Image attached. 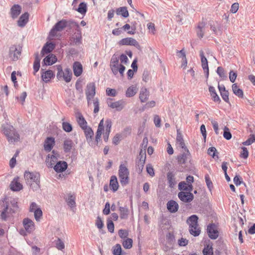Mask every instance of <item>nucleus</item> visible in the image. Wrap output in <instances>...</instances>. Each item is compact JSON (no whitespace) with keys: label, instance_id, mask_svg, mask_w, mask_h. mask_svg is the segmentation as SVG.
I'll return each mask as SVG.
<instances>
[{"label":"nucleus","instance_id":"nucleus-41","mask_svg":"<svg viewBox=\"0 0 255 255\" xmlns=\"http://www.w3.org/2000/svg\"><path fill=\"white\" fill-rule=\"evenodd\" d=\"M81 36H73L70 38V45H79L81 43Z\"/></svg>","mask_w":255,"mask_h":255},{"label":"nucleus","instance_id":"nucleus-26","mask_svg":"<svg viewBox=\"0 0 255 255\" xmlns=\"http://www.w3.org/2000/svg\"><path fill=\"white\" fill-rule=\"evenodd\" d=\"M167 208L170 212L175 213L178 209V204L176 201L170 200L167 203Z\"/></svg>","mask_w":255,"mask_h":255},{"label":"nucleus","instance_id":"nucleus-5","mask_svg":"<svg viewBox=\"0 0 255 255\" xmlns=\"http://www.w3.org/2000/svg\"><path fill=\"white\" fill-rule=\"evenodd\" d=\"M118 174L120 183L122 186H124L129 183V172L124 164H121L120 165Z\"/></svg>","mask_w":255,"mask_h":255},{"label":"nucleus","instance_id":"nucleus-38","mask_svg":"<svg viewBox=\"0 0 255 255\" xmlns=\"http://www.w3.org/2000/svg\"><path fill=\"white\" fill-rule=\"evenodd\" d=\"M137 89L134 86H131L128 88L126 93V96L127 97H131L135 95L137 93Z\"/></svg>","mask_w":255,"mask_h":255},{"label":"nucleus","instance_id":"nucleus-58","mask_svg":"<svg viewBox=\"0 0 255 255\" xmlns=\"http://www.w3.org/2000/svg\"><path fill=\"white\" fill-rule=\"evenodd\" d=\"M222 99L227 103H229V92L228 91L220 92Z\"/></svg>","mask_w":255,"mask_h":255},{"label":"nucleus","instance_id":"nucleus-56","mask_svg":"<svg viewBox=\"0 0 255 255\" xmlns=\"http://www.w3.org/2000/svg\"><path fill=\"white\" fill-rule=\"evenodd\" d=\"M188 183L185 181H181L178 184V189L181 191L187 192Z\"/></svg>","mask_w":255,"mask_h":255},{"label":"nucleus","instance_id":"nucleus-64","mask_svg":"<svg viewBox=\"0 0 255 255\" xmlns=\"http://www.w3.org/2000/svg\"><path fill=\"white\" fill-rule=\"evenodd\" d=\"M106 93L108 96L115 97L117 95V91L114 89L107 88Z\"/></svg>","mask_w":255,"mask_h":255},{"label":"nucleus","instance_id":"nucleus-9","mask_svg":"<svg viewBox=\"0 0 255 255\" xmlns=\"http://www.w3.org/2000/svg\"><path fill=\"white\" fill-rule=\"evenodd\" d=\"M112 99L109 98L107 103L108 106L112 109H116L118 111H122L126 105V102L124 100H121L115 102H112Z\"/></svg>","mask_w":255,"mask_h":255},{"label":"nucleus","instance_id":"nucleus-11","mask_svg":"<svg viewBox=\"0 0 255 255\" xmlns=\"http://www.w3.org/2000/svg\"><path fill=\"white\" fill-rule=\"evenodd\" d=\"M178 197L184 203H189L194 199L193 194L190 192L180 191L178 193Z\"/></svg>","mask_w":255,"mask_h":255},{"label":"nucleus","instance_id":"nucleus-57","mask_svg":"<svg viewBox=\"0 0 255 255\" xmlns=\"http://www.w3.org/2000/svg\"><path fill=\"white\" fill-rule=\"evenodd\" d=\"M254 142H255V136L254 134H252L249 138L243 142V144L244 145H250Z\"/></svg>","mask_w":255,"mask_h":255},{"label":"nucleus","instance_id":"nucleus-37","mask_svg":"<svg viewBox=\"0 0 255 255\" xmlns=\"http://www.w3.org/2000/svg\"><path fill=\"white\" fill-rule=\"evenodd\" d=\"M117 14L122 15L124 17H128L129 16V13L126 6L120 7L117 9Z\"/></svg>","mask_w":255,"mask_h":255},{"label":"nucleus","instance_id":"nucleus-39","mask_svg":"<svg viewBox=\"0 0 255 255\" xmlns=\"http://www.w3.org/2000/svg\"><path fill=\"white\" fill-rule=\"evenodd\" d=\"M176 141L177 143L180 146L181 148H184V149H187V148L185 146V144L184 143L182 135L181 133L177 132V137H176Z\"/></svg>","mask_w":255,"mask_h":255},{"label":"nucleus","instance_id":"nucleus-61","mask_svg":"<svg viewBox=\"0 0 255 255\" xmlns=\"http://www.w3.org/2000/svg\"><path fill=\"white\" fill-rule=\"evenodd\" d=\"M118 215L117 213H113L111 215L110 218H109L107 220V223H113V221H116L118 219Z\"/></svg>","mask_w":255,"mask_h":255},{"label":"nucleus","instance_id":"nucleus-59","mask_svg":"<svg viewBox=\"0 0 255 255\" xmlns=\"http://www.w3.org/2000/svg\"><path fill=\"white\" fill-rule=\"evenodd\" d=\"M242 151L240 154V156L244 159L248 158L249 156V152L247 148L245 147H242Z\"/></svg>","mask_w":255,"mask_h":255},{"label":"nucleus","instance_id":"nucleus-16","mask_svg":"<svg viewBox=\"0 0 255 255\" xmlns=\"http://www.w3.org/2000/svg\"><path fill=\"white\" fill-rule=\"evenodd\" d=\"M22 184L18 182V178H14L10 184V188L13 191H19L22 189Z\"/></svg>","mask_w":255,"mask_h":255},{"label":"nucleus","instance_id":"nucleus-46","mask_svg":"<svg viewBox=\"0 0 255 255\" xmlns=\"http://www.w3.org/2000/svg\"><path fill=\"white\" fill-rule=\"evenodd\" d=\"M62 128L67 132H71L73 129L72 125L70 123L65 122L62 123Z\"/></svg>","mask_w":255,"mask_h":255},{"label":"nucleus","instance_id":"nucleus-23","mask_svg":"<svg viewBox=\"0 0 255 255\" xmlns=\"http://www.w3.org/2000/svg\"><path fill=\"white\" fill-rule=\"evenodd\" d=\"M67 168V163L64 161L58 162L54 166V169L57 172H61L65 171Z\"/></svg>","mask_w":255,"mask_h":255},{"label":"nucleus","instance_id":"nucleus-27","mask_svg":"<svg viewBox=\"0 0 255 255\" xmlns=\"http://www.w3.org/2000/svg\"><path fill=\"white\" fill-rule=\"evenodd\" d=\"M189 232L191 235L195 237L199 236L201 232L199 224H190Z\"/></svg>","mask_w":255,"mask_h":255},{"label":"nucleus","instance_id":"nucleus-28","mask_svg":"<svg viewBox=\"0 0 255 255\" xmlns=\"http://www.w3.org/2000/svg\"><path fill=\"white\" fill-rule=\"evenodd\" d=\"M57 60L55 55L53 54H49L43 60V62L46 65H51L55 63Z\"/></svg>","mask_w":255,"mask_h":255},{"label":"nucleus","instance_id":"nucleus-54","mask_svg":"<svg viewBox=\"0 0 255 255\" xmlns=\"http://www.w3.org/2000/svg\"><path fill=\"white\" fill-rule=\"evenodd\" d=\"M119 235L123 240L128 239V232L126 230H120L119 231Z\"/></svg>","mask_w":255,"mask_h":255},{"label":"nucleus","instance_id":"nucleus-4","mask_svg":"<svg viewBox=\"0 0 255 255\" xmlns=\"http://www.w3.org/2000/svg\"><path fill=\"white\" fill-rule=\"evenodd\" d=\"M75 25L78 26V24L73 21H67L62 19L57 22L50 30L49 35L54 37L56 35L57 32L61 31L67 26Z\"/></svg>","mask_w":255,"mask_h":255},{"label":"nucleus","instance_id":"nucleus-55","mask_svg":"<svg viewBox=\"0 0 255 255\" xmlns=\"http://www.w3.org/2000/svg\"><path fill=\"white\" fill-rule=\"evenodd\" d=\"M198 217L196 215H193L187 218L186 223H197Z\"/></svg>","mask_w":255,"mask_h":255},{"label":"nucleus","instance_id":"nucleus-52","mask_svg":"<svg viewBox=\"0 0 255 255\" xmlns=\"http://www.w3.org/2000/svg\"><path fill=\"white\" fill-rule=\"evenodd\" d=\"M145 162L137 161L136 162V171L138 174H140L143 169Z\"/></svg>","mask_w":255,"mask_h":255},{"label":"nucleus","instance_id":"nucleus-42","mask_svg":"<svg viewBox=\"0 0 255 255\" xmlns=\"http://www.w3.org/2000/svg\"><path fill=\"white\" fill-rule=\"evenodd\" d=\"M120 217L121 219H127L128 217V210L126 207H120L119 208Z\"/></svg>","mask_w":255,"mask_h":255},{"label":"nucleus","instance_id":"nucleus-17","mask_svg":"<svg viewBox=\"0 0 255 255\" xmlns=\"http://www.w3.org/2000/svg\"><path fill=\"white\" fill-rule=\"evenodd\" d=\"M21 11V7L19 4H14L10 8V15L13 19L18 17Z\"/></svg>","mask_w":255,"mask_h":255},{"label":"nucleus","instance_id":"nucleus-18","mask_svg":"<svg viewBox=\"0 0 255 255\" xmlns=\"http://www.w3.org/2000/svg\"><path fill=\"white\" fill-rule=\"evenodd\" d=\"M55 144L54 138L52 137H48L44 141V148L46 151H50L52 149Z\"/></svg>","mask_w":255,"mask_h":255},{"label":"nucleus","instance_id":"nucleus-10","mask_svg":"<svg viewBox=\"0 0 255 255\" xmlns=\"http://www.w3.org/2000/svg\"><path fill=\"white\" fill-rule=\"evenodd\" d=\"M21 226L17 227V230L22 236H26L30 233L34 229V224H20Z\"/></svg>","mask_w":255,"mask_h":255},{"label":"nucleus","instance_id":"nucleus-2","mask_svg":"<svg viewBox=\"0 0 255 255\" xmlns=\"http://www.w3.org/2000/svg\"><path fill=\"white\" fill-rule=\"evenodd\" d=\"M1 131L6 137L7 140L10 143L14 144L19 141L20 136L13 126L8 124L1 126Z\"/></svg>","mask_w":255,"mask_h":255},{"label":"nucleus","instance_id":"nucleus-21","mask_svg":"<svg viewBox=\"0 0 255 255\" xmlns=\"http://www.w3.org/2000/svg\"><path fill=\"white\" fill-rule=\"evenodd\" d=\"M76 118L77 122L82 129L84 128L87 127V122L81 113H77L76 114Z\"/></svg>","mask_w":255,"mask_h":255},{"label":"nucleus","instance_id":"nucleus-3","mask_svg":"<svg viewBox=\"0 0 255 255\" xmlns=\"http://www.w3.org/2000/svg\"><path fill=\"white\" fill-rule=\"evenodd\" d=\"M24 178L26 183L33 191L38 190L40 188V174L38 173L25 171Z\"/></svg>","mask_w":255,"mask_h":255},{"label":"nucleus","instance_id":"nucleus-35","mask_svg":"<svg viewBox=\"0 0 255 255\" xmlns=\"http://www.w3.org/2000/svg\"><path fill=\"white\" fill-rule=\"evenodd\" d=\"M167 178L170 188L173 187L175 184V175L172 172H168L167 174Z\"/></svg>","mask_w":255,"mask_h":255},{"label":"nucleus","instance_id":"nucleus-12","mask_svg":"<svg viewBox=\"0 0 255 255\" xmlns=\"http://www.w3.org/2000/svg\"><path fill=\"white\" fill-rule=\"evenodd\" d=\"M207 231L209 237L212 240H215L219 237V232L216 224H209Z\"/></svg>","mask_w":255,"mask_h":255},{"label":"nucleus","instance_id":"nucleus-1","mask_svg":"<svg viewBox=\"0 0 255 255\" xmlns=\"http://www.w3.org/2000/svg\"><path fill=\"white\" fill-rule=\"evenodd\" d=\"M10 204L4 201L0 202V218L1 221H8L12 216V214L17 211V202L15 199L11 200Z\"/></svg>","mask_w":255,"mask_h":255},{"label":"nucleus","instance_id":"nucleus-47","mask_svg":"<svg viewBox=\"0 0 255 255\" xmlns=\"http://www.w3.org/2000/svg\"><path fill=\"white\" fill-rule=\"evenodd\" d=\"M76 10L81 14L85 13L87 11L86 4L84 2L80 3L78 8Z\"/></svg>","mask_w":255,"mask_h":255},{"label":"nucleus","instance_id":"nucleus-51","mask_svg":"<svg viewBox=\"0 0 255 255\" xmlns=\"http://www.w3.org/2000/svg\"><path fill=\"white\" fill-rule=\"evenodd\" d=\"M203 254L204 255H213L212 247L207 245L203 249Z\"/></svg>","mask_w":255,"mask_h":255},{"label":"nucleus","instance_id":"nucleus-29","mask_svg":"<svg viewBox=\"0 0 255 255\" xmlns=\"http://www.w3.org/2000/svg\"><path fill=\"white\" fill-rule=\"evenodd\" d=\"M149 97V92L145 88L141 89L139 93V98L142 103L145 102Z\"/></svg>","mask_w":255,"mask_h":255},{"label":"nucleus","instance_id":"nucleus-33","mask_svg":"<svg viewBox=\"0 0 255 255\" xmlns=\"http://www.w3.org/2000/svg\"><path fill=\"white\" fill-rule=\"evenodd\" d=\"M209 91L213 100L215 102L220 103L221 102V100L219 96L217 95L215 88L213 86H210L209 87Z\"/></svg>","mask_w":255,"mask_h":255},{"label":"nucleus","instance_id":"nucleus-31","mask_svg":"<svg viewBox=\"0 0 255 255\" xmlns=\"http://www.w3.org/2000/svg\"><path fill=\"white\" fill-rule=\"evenodd\" d=\"M54 76V73L51 70H47L41 74L42 79L45 82H49Z\"/></svg>","mask_w":255,"mask_h":255},{"label":"nucleus","instance_id":"nucleus-45","mask_svg":"<svg viewBox=\"0 0 255 255\" xmlns=\"http://www.w3.org/2000/svg\"><path fill=\"white\" fill-rule=\"evenodd\" d=\"M132 240L130 238L126 239L123 241V246L126 249H129L132 247Z\"/></svg>","mask_w":255,"mask_h":255},{"label":"nucleus","instance_id":"nucleus-49","mask_svg":"<svg viewBox=\"0 0 255 255\" xmlns=\"http://www.w3.org/2000/svg\"><path fill=\"white\" fill-rule=\"evenodd\" d=\"M223 136L227 140H230L232 138V134L227 127H225L224 128Z\"/></svg>","mask_w":255,"mask_h":255},{"label":"nucleus","instance_id":"nucleus-63","mask_svg":"<svg viewBox=\"0 0 255 255\" xmlns=\"http://www.w3.org/2000/svg\"><path fill=\"white\" fill-rule=\"evenodd\" d=\"M146 171L151 177L154 176V171L152 165L148 164L146 165Z\"/></svg>","mask_w":255,"mask_h":255},{"label":"nucleus","instance_id":"nucleus-48","mask_svg":"<svg viewBox=\"0 0 255 255\" xmlns=\"http://www.w3.org/2000/svg\"><path fill=\"white\" fill-rule=\"evenodd\" d=\"M122 248L120 244H117L113 247V253L114 255H122Z\"/></svg>","mask_w":255,"mask_h":255},{"label":"nucleus","instance_id":"nucleus-60","mask_svg":"<svg viewBox=\"0 0 255 255\" xmlns=\"http://www.w3.org/2000/svg\"><path fill=\"white\" fill-rule=\"evenodd\" d=\"M145 159H146V154H145V149L144 150H142V149H141V150L139 152V159L138 160V161L145 162Z\"/></svg>","mask_w":255,"mask_h":255},{"label":"nucleus","instance_id":"nucleus-6","mask_svg":"<svg viewBox=\"0 0 255 255\" xmlns=\"http://www.w3.org/2000/svg\"><path fill=\"white\" fill-rule=\"evenodd\" d=\"M57 70V78L59 80H64L67 83L70 82L72 73L69 68H66L63 71L60 65H56Z\"/></svg>","mask_w":255,"mask_h":255},{"label":"nucleus","instance_id":"nucleus-7","mask_svg":"<svg viewBox=\"0 0 255 255\" xmlns=\"http://www.w3.org/2000/svg\"><path fill=\"white\" fill-rule=\"evenodd\" d=\"M85 94L88 104H90L91 100L96 94V85L94 82L89 83L87 85Z\"/></svg>","mask_w":255,"mask_h":255},{"label":"nucleus","instance_id":"nucleus-15","mask_svg":"<svg viewBox=\"0 0 255 255\" xmlns=\"http://www.w3.org/2000/svg\"><path fill=\"white\" fill-rule=\"evenodd\" d=\"M200 56L201 59L202 66L205 72H206V77L209 76V67L208 64V61L207 58L205 57L204 52L203 50H200Z\"/></svg>","mask_w":255,"mask_h":255},{"label":"nucleus","instance_id":"nucleus-25","mask_svg":"<svg viewBox=\"0 0 255 255\" xmlns=\"http://www.w3.org/2000/svg\"><path fill=\"white\" fill-rule=\"evenodd\" d=\"M55 45L52 43L47 42L43 47L41 51L42 56H44L45 54L50 53L54 48Z\"/></svg>","mask_w":255,"mask_h":255},{"label":"nucleus","instance_id":"nucleus-32","mask_svg":"<svg viewBox=\"0 0 255 255\" xmlns=\"http://www.w3.org/2000/svg\"><path fill=\"white\" fill-rule=\"evenodd\" d=\"M73 144L74 143L71 139L69 138L65 139L63 143V148L64 151L65 152H70L73 146Z\"/></svg>","mask_w":255,"mask_h":255},{"label":"nucleus","instance_id":"nucleus-50","mask_svg":"<svg viewBox=\"0 0 255 255\" xmlns=\"http://www.w3.org/2000/svg\"><path fill=\"white\" fill-rule=\"evenodd\" d=\"M177 53L179 54H182V63L181 66L184 67H186L187 66V61L186 57V54L184 51V49H182L180 51H177Z\"/></svg>","mask_w":255,"mask_h":255},{"label":"nucleus","instance_id":"nucleus-40","mask_svg":"<svg viewBox=\"0 0 255 255\" xmlns=\"http://www.w3.org/2000/svg\"><path fill=\"white\" fill-rule=\"evenodd\" d=\"M66 202L68 206L71 208H74L76 206L75 196L69 194L66 199Z\"/></svg>","mask_w":255,"mask_h":255},{"label":"nucleus","instance_id":"nucleus-43","mask_svg":"<svg viewBox=\"0 0 255 255\" xmlns=\"http://www.w3.org/2000/svg\"><path fill=\"white\" fill-rule=\"evenodd\" d=\"M185 150L187 152L186 153H184L178 157V162L180 164H184L187 160V155L190 154L188 149H185Z\"/></svg>","mask_w":255,"mask_h":255},{"label":"nucleus","instance_id":"nucleus-20","mask_svg":"<svg viewBox=\"0 0 255 255\" xmlns=\"http://www.w3.org/2000/svg\"><path fill=\"white\" fill-rule=\"evenodd\" d=\"M82 129L84 130L87 142L90 144L93 141L94 136V132L93 130L90 127L88 126Z\"/></svg>","mask_w":255,"mask_h":255},{"label":"nucleus","instance_id":"nucleus-30","mask_svg":"<svg viewBox=\"0 0 255 255\" xmlns=\"http://www.w3.org/2000/svg\"><path fill=\"white\" fill-rule=\"evenodd\" d=\"M110 187L114 192L117 191L119 188V183L117 180V177L115 175H113L111 177Z\"/></svg>","mask_w":255,"mask_h":255},{"label":"nucleus","instance_id":"nucleus-36","mask_svg":"<svg viewBox=\"0 0 255 255\" xmlns=\"http://www.w3.org/2000/svg\"><path fill=\"white\" fill-rule=\"evenodd\" d=\"M40 58L39 57L38 53L35 54V60L33 63L34 75L39 70L40 68Z\"/></svg>","mask_w":255,"mask_h":255},{"label":"nucleus","instance_id":"nucleus-19","mask_svg":"<svg viewBox=\"0 0 255 255\" xmlns=\"http://www.w3.org/2000/svg\"><path fill=\"white\" fill-rule=\"evenodd\" d=\"M206 24L204 22H200L196 28V33L197 36L200 38H202L204 35L206 31Z\"/></svg>","mask_w":255,"mask_h":255},{"label":"nucleus","instance_id":"nucleus-8","mask_svg":"<svg viewBox=\"0 0 255 255\" xmlns=\"http://www.w3.org/2000/svg\"><path fill=\"white\" fill-rule=\"evenodd\" d=\"M21 48L15 45H11L9 47V57L13 61H17L21 55Z\"/></svg>","mask_w":255,"mask_h":255},{"label":"nucleus","instance_id":"nucleus-24","mask_svg":"<svg viewBox=\"0 0 255 255\" xmlns=\"http://www.w3.org/2000/svg\"><path fill=\"white\" fill-rule=\"evenodd\" d=\"M29 19V13L28 12H25L22 14L19 17L17 21V24L21 27H24L27 23Z\"/></svg>","mask_w":255,"mask_h":255},{"label":"nucleus","instance_id":"nucleus-22","mask_svg":"<svg viewBox=\"0 0 255 255\" xmlns=\"http://www.w3.org/2000/svg\"><path fill=\"white\" fill-rule=\"evenodd\" d=\"M73 69L74 74L75 76H80L83 72V67L82 64L79 62H75L73 65Z\"/></svg>","mask_w":255,"mask_h":255},{"label":"nucleus","instance_id":"nucleus-13","mask_svg":"<svg viewBox=\"0 0 255 255\" xmlns=\"http://www.w3.org/2000/svg\"><path fill=\"white\" fill-rule=\"evenodd\" d=\"M119 61V58L117 55H113L111 59L110 67L114 75H117L118 73V67L120 65Z\"/></svg>","mask_w":255,"mask_h":255},{"label":"nucleus","instance_id":"nucleus-14","mask_svg":"<svg viewBox=\"0 0 255 255\" xmlns=\"http://www.w3.org/2000/svg\"><path fill=\"white\" fill-rule=\"evenodd\" d=\"M120 44L122 45H132L138 49L140 48V45L138 42L134 39L129 37L125 38L120 41Z\"/></svg>","mask_w":255,"mask_h":255},{"label":"nucleus","instance_id":"nucleus-34","mask_svg":"<svg viewBox=\"0 0 255 255\" xmlns=\"http://www.w3.org/2000/svg\"><path fill=\"white\" fill-rule=\"evenodd\" d=\"M232 90L235 95L239 98H243L244 97V93L241 89H240L237 84L232 85Z\"/></svg>","mask_w":255,"mask_h":255},{"label":"nucleus","instance_id":"nucleus-44","mask_svg":"<svg viewBox=\"0 0 255 255\" xmlns=\"http://www.w3.org/2000/svg\"><path fill=\"white\" fill-rule=\"evenodd\" d=\"M55 248L60 251H62L65 249V244L64 242L60 239L58 238L54 242Z\"/></svg>","mask_w":255,"mask_h":255},{"label":"nucleus","instance_id":"nucleus-53","mask_svg":"<svg viewBox=\"0 0 255 255\" xmlns=\"http://www.w3.org/2000/svg\"><path fill=\"white\" fill-rule=\"evenodd\" d=\"M34 218L36 222H39L40 219L42 216V212L40 208H38L34 212Z\"/></svg>","mask_w":255,"mask_h":255},{"label":"nucleus","instance_id":"nucleus-62","mask_svg":"<svg viewBox=\"0 0 255 255\" xmlns=\"http://www.w3.org/2000/svg\"><path fill=\"white\" fill-rule=\"evenodd\" d=\"M205 178L207 186H208V188L211 190L212 188L213 187V184L211 180H210L209 175L206 174L205 175Z\"/></svg>","mask_w":255,"mask_h":255}]
</instances>
